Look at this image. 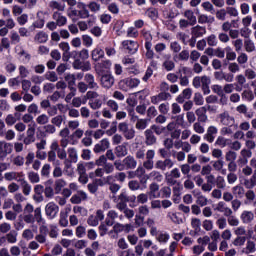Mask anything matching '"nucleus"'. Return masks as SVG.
Listing matches in <instances>:
<instances>
[{"mask_svg":"<svg viewBox=\"0 0 256 256\" xmlns=\"http://www.w3.org/2000/svg\"><path fill=\"white\" fill-rule=\"evenodd\" d=\"M112 198L119 211H123L127 207V203H135L137 201V196L129 195L125 190H122L120 195L113 196Z\"/></svg>","mask_w":256,"mask_h":256,"instance_id":"nucleus-1","label":"nucleus"},{"mask_svg":"<svg viewBox=\"0 0 256 256\" xmlns=\"http://www.w3.org/2000/svg\"><path fill=\"white\" fill-rule=\"evenodd\" d=\"M141 80L137 78H125L119 82V87L122 91H129L139 87Z\"/></svg>","mask_w":256,"mask_h":256,"instance_id":"nucleus-2","label":"nucleus"},{"mask_svg":"<svg viewBox=\"0 0 256 256\" xmlns=\"http://www.w3.org/2000/svg\"><path fill=\"white\" fill-rule=\"evenodd\" d=\"M118 130L120 133H122L123 137L127 141H131V139H135V128L129 127V124H127L126 122L119 123Z\"/></svg>","mask_w":256,"mask_h":256,"instance_id":"nucleus-3","label":"nucleus"},{"mask_svg":"<svg viewBox=\"0 0 256 256\" xmlns=\"http://www.w3.org/2000/svg\"><path fill=\"white\" fill-rule=\"evenodd\" d=\"M218 119L224 127H233V125H235V117L229 115L227 111L220 113Z\"/></svg>","mask_w":256,"mask_h":256,"instance_id":"nucleus-4","label":"nucleus"},{"mask_svg":"<svg viewBox=\"0 0 256 256\" xmlns=\"http://www.w3.org/2000/svg\"><path fill=\"white\" fill-rule=\"evenodd\" d=\"M122 47L125 49V51L130 53V55H135V53L139 51V43L133 40H124L122 42Z\"/></svg>","mask_w":256,"mask_h":256,"instance_id":"nucleus-5","label":"nucleus"},{"mask_svg":"<svg viewBox=\"0 0 256 256\" xmlns=\"http://www.w3.org/2000/svg\"><path fill=\"white\" fill-rule=\"evenodd\" d=\"M181 178V171L179 168H174L169 174H166V183L168 185H177V179Z\"/></svg>","mask_w":256,"mask_h":256,"instance_id":"nucleus-6","label":"nucleus"},{"mask_svg":"<svg viewBox=\"0 0 256 256\" xmlns=\"http://www.w3.org/2000/svg\"><path fill=\"white\" fill-rule=\"evenodd\" d=\"M100 83L104 89H111L115 85V77L111 73L103 74Z\"/></svg>","mask_w":256,"mask_h":256,"instance_id":"nucleus-7","label":"nucleus"},{"mask_svg":"<svg viewBox=\"0 0 256 256\" xmlns=\"http://www.w3.org/2000/svg\"><path fill=\"white\" fill-rule=\"evenodd\" d=\"M13 153V144L5 141H0V159H5L7 155Z\"/></svg>","mask_w":256,"mask_h":256,"instance_id":"nucleus-8","label":"nucleus"},{"mask_svg":"<svg viewBox=\"0 0 256 256\" xmlns=\"http://www.w3.org/2000/svg\"><path fill=\"white\" fill-rule=\"evenodd\" d=\"M35 126L36 124H28L26 137L23 140L24 145H31V143H35Z\"/></svg>","mask_w":256,"mask_h":256,"instance_id":"nucleus-9","label":"nucleus"},{"mask_svg":"<svg viewBox=\"0 0 256 256\" xmlns=\"http://www.w3.org/2000/svg\"><path fill=\"white\" fill-rule=\"evenodd\" d=\"M34 207L31 204H27L23 210V220L25 223H35V217L33 216Z\"/></svg>","mask_w":256,"mask_h":256,"instance_id":"nucleus-10","label":"nucleus"},{"mask_svg":"<svg viewBox=\"0 0 256 256\" xmlns=\"http://www.w3.org/2000/svg\"><path fill=\"white\" fill-rule=\"evenodd\" d=\"M45 213L49 219H55L59 213V206L55 202H49L45 207Z\"/></svg>","mask_w":256,"mask_h":256,"instance_id":"nucleus-11","label":"nucleus"},{"mask_svg":"<svg viewBox=\"0 0 256 256\" xmlns=\"http://www.w3.org/2000/svg\"><path fill=\"white\" fill-rule=\"evenodd\" d=\"M153 159H155V150H148L146 153V161L143 162L144 169H147V171H151L153 169L155 166Z\"/></svg>","mask_w":256,"mask_h":256,"instance_id":"nucleus-12","label":"nucleus"},{"mask_svg":"<svg viewBox=\"0 0 256 256\" xmlns=\"http://www.w3.org/2000/svg\"><path fill=\"white\" fill-rule=\"evenodd\" d=\"M217 133H219V129H217V127L209 126L203 136L204 141H207V143H213L215 141V137H217Z\"/></svg>","mask_w":256,"mask_h":256,"instance_id":"nucleus-13","label":"nucleus"},{"mask_svg":"<svg viewBox=\"0 0 256 256\" xmlns=\"http://www.w3.org/2000/svg\"><path fill=\"white\" fill-rule=\"evenodd\" d=\"M175 165L171 158H166L165 160H158L155 164V168L160 171H167V169H171Z\"/></svg>","mask_w":256,"mask_h":256,"instance_id":"nucleus-14","label":"nucleus"},{"mask_svg":"<svg viewBox=\"0 0 256 256\" xmlns=\"http://www.w3.org/2000/svg\"><path fill=\"white\" fill-rule=\"evenodd\" d=\"M111 143H109V139L104 138L97 144H95L93 151L94 153H104V151H107L109 149Z\"/></svg>","mask_w":256,"mask_h":256,"instance_id":"nucleus-15","label":"nucleus"},{"mask_svg":"<svg viewBox=\"0 0 256 256\" xmlns=\"http://www.w3.org/2000/svg\"><path fill=\"white\" fill-rule=\"evenodd\" d=\"M214 211H218V213H223L225 217L233 215V210H231V208H229L227 204L223 201L218 202V204L214 208Z\"/></svg>","mask_w":256,"mask_h":256,"instance_id":"nucleus-16","label":"nucleus"},{"mask_svg":"<svg viewBox=\"0 0 256 256\" xmlns=\"http://www.w3.org/2000/svg\"><path fill=\"white\" fill-rule=\"evenodd\" d=\"M52 19L56 22L58 27H65V25H67V17L59 11L53 12Z\"/></svg>","mask_w":256,"mask_h":256,"instance_id":"nucleus-17","label":"nucleus"},{"mask_svg":"<svg viewBox=\"0 0 256 256\" xmlns=\"http://www.w3.org/2000/svg\"><path fill=\"white\" fill-rule=\"evenodd\" d=\"M171 94L169 92H160L158 95L152 96L150 98V101L153 105H159L161 101H167V99H170Z\"/></svg>","mask_w":256,"mask_h":256,"instance_id":"nucleus-18","label":"nucleus"},{"mask_svg":"<svg viewBox=\"0 0 256 256\" xmlns=\"http://www.w3.org/2000/svg\"><path fill=\"white\" fill-rule=\"evenodd\" d=\"M127 145H129V143L124 142L118 146L115 147L114 149V153L116 155V157H127L129 150L127 149Z\"/></svg>","mask_w":256,"mask_h":256,"instance_id":"nucleus-19","label":"nucleus"},{"mask_svg":"<svg viewBox=\"0 0 256 256\" xmlns=\"http://www.w3.org/2000/svg\"><path fill=\"white\" fill-rule=\"evenodd\" d=\"M85 135V131L83 129L78 128L72 132L70 135V145H78L79 139H81Z\"/></svg>","mask_w":256,"mask_h":256,"instance_id":"nucleus-20","label":"nucleus"},{"mask_svg":"<svg viewBox=\"0 0 256 256\" xmlns=\"http://www.w3.org/2000/svg\"><path fill=\"white\" fill-rule=\"evenodd\" d=\"M70 201L73 205H79L82 201H87V193L80 190L71 197Z\"/></svg>","mask_w":256,"mask_h":256,"instance_id":"nucleus-21","label":"nucleus"},{"mask_svg":"<svg viewBox=\"0 0 256 256\" xmlns=\"http://www.w3.org/2000/svg\"><path fill=\"white\" fill-rule=\"evenodd\" d=\"M148 197H149V199H159L161 197L160 190H159V184H157V183L150 184Z\"/></svg>","mask_w":256,"mask_h":256,"instance_id":"nucleus-22","label":"nucleus"},{"mask_svg":"<svg viewBox=\"0 0 256 256\" xmlns=\"http://www.w3.org/2000/svg\"><path fill=\"white\" fill-rule=\"evenodd\" d=\"M48 231H49V229H47V226H41L40 233L35 236V241H37V243H40L41 245L47 243Z\"/></svg>","mask_w":256,"mask_h":256,"instance_id":"nucleus-23","label":"nucleus"},{"mask_svg":"<svg viewBox=\"0 0 256 256\" xmlns=\"http://www.w3.org/2000/svg\"><path fill=\"white\" fill-rule=\"evenodd\" d=\"M84 81L88 85L89 89H94L95 91L99 89V84L95 82V76L93 74H90V73L85 74Z\"/></svg>","mask_w":256,"mask_h":256,"instance_id":"nucleus-24","label":"nucleus"},{"mask_svg":"<svg viewBox=\"0 0 256 256\" xmlns=\"http://www.w3.org/2000/svg\"><path fill=\"white\" fill-rule=\"evenodd\" d=\"M45 15H47V12L39 11L37 13V20L33 23V27L43 29V27H45Z\"/></svg>","mask_w":256,"mask_h":256,"instance_id":"nucleus-25","label":"nucleus"},{"mask_svg":"<svg viewBox=\"0 0 256 256\" xmlns=\"http://www.w3.org/2000/svg\"><path fill=\"white\" fill-rule=\"evenodd\" d=\"M167 219H170L174 225H181L183 223V216L179 212H168Z\"/></svg>","mask_w":256,"mask_h":256,"instance_id":"nucleus-26","label":"nucleus"},{"mask_svg":"<svg viewBox=\"0 0 256 256\" xmlns=\"http://www.w3.org/2000/svg\"><path fill=\"white\" fill-rule=\"evenodd\" d=\"M117 217H119V213H117V211L115 210H110L107 213V217L105 219V223L108 227H113V225H115V219H117Z\"/></svg>","mask_w":256,"mask_h":256,"instance_id":"nucleus-27","label":"nucleus"},{"mask_svg":"<svg viewBox=\"0 0 256 256\" xmlns=\"http://www.w3.org/2000/svg\"><path fill=\"white\" fill-rule=\"evenodd\" d=\"M199 123H207V108L200 107L195 111Z\"/></svg>","mask_w":256,"mask_h":256,"instance_id":"nucleus-28","label":"nucleus"},{"mask_svg":"<svg viewBox=\"0 0 256 256\" xmlns=\"http://www.w3.org/2000/svg\"><path fill=\"white\" fill-rule=\"evenodd\" d=\"M240 219L242 221V223H244L245 225H249V223H251V221H253L255 219V214H253L252 211H243Z\"/></svg>","mask_w":256,"mask_h":256,"instance_id":"nucleus-29","label":"nucleus"},{"mask_svg":"<svg viewBox=\"0 0 256 256\" xmlns=\"http://www.w3.org/2000/svg\"><path fill=\"white\" fill-rule=\"evenodd\" d=\"M67 155L70 163H77V161H79V154L77 153V148L69 147L67 149Z\"/></svg>","mask_w":256,"mask_h":256,"instance_id":"nucleus-30","label":"nucleus"},{"mask_svg":"<svg viewBox=\"0 0 256 256\" xmlns=\"http://www.w3.org/2000/svg\"><path fill=\"white\" fill-rule=\"evenodd\" d=\"M193 95V90L191 88H186L181 94L176 98L178 103H185V99H189Z\"/></svg>","mask_w":256,"mask_h":256,"instance_id":"nucleus-31","label":"nucleus"},{"mask_svg":"<svg viewBox=\"0 0 256 256\" xmlns=\"http://www.w3.org/2000/svg\"><path fill=\"white\" fill-rule=\"evenodd\" d=\"M145 138H146V145H155L157 143V137H155V134H153V130L147 129L144 132Z\"/></svg>","mask_w":256,"mask_h":256,"instance_id":"nucleus-32","label":"nucleus"},{"mask_svg":"<svg viewBox=\"0 0 256 256\" xmlns=\"http://www.w3.org/2000/svg\"><path fill=\"white\" fill-rule=\"evenodd\" d=\"M123 160L126 170L135 169L137 167V160H135V157L129 155L125 157Z\"/></svg>","mask_w":256,"mask_h":256,"instance_id":"nucleus-33","label":"nucleus"},{"mask_svg":"<svg viewBox=\"0 0 256 256\" xmlns=\"http://www.w3.org/2000/svg\"><path fill=\"white\" fill-rule=\"evenodd\" d=\"M91 57L93 61H99L100 59H103V57H105V51L101 49V47H96L92 50Z\"/></svg>","mask_w":256,"mask_h":256,"instance_id":"nucleus-34","label":"nucleus"},{"mask_svg":"<svg viewBox=\"0 0 256 256\" xmlns=\"http://www.w3.org/2000/svg\"><path fill=\"white\" fill-rule=\"evenodd\" d=\"M192 36L197 39V37H203L207 33V29L202 26H195L191 30Z\"/></svg>","mask_w":256,"mask_h":256,"instance_id":"nucleus-35","label":"nucleus"},{"mask_svg":"<svg viewBox=\"0 0 256 256\" xmlns=\"http://www.w3.org/2000/svg\"><path fill=\"white\" fill-rule=\"evenodd\" d=\"M49 7L52 11H58V13L59 11H65V3L56 0H51L49 2Z\"/></svg>","mask_w":256,"mask_h":256,"instance_id":"nucleus-36","label":"nucleus"},{"mask_svg":"<svg viewBox=\"0 0 256 256\" xmlns=\"http://www.w3.org/2000/svg\"><path fill=\"white\" fill-rule=\"evenodd\" d=\"M170 239H171V236L167 232H159L158 235L156 236V240L161 245H167Z\"/></svg>","mask_w":256,"mask_h":256,"instance_id":"nucleus-37","label":"nucleus"},{"mask_svg":"<svg viewBox=\"0 0 256 256\" xmlns=\"http://www.w3.org/2000/svg\"><path fill=\"white\" fill-rule=\"evenodd\" d=\"M177 186L173 188V201L174 203H179L181 199V191H183V186L180 183H176Z\"/></svg>","mask_w":256,"mask_h":256,"instance_id":"nucleus-38","label":"nucleus"},{"mask_svg":"<svg viewBox=\"0 0 256 256\" xmlns=\"http://www.w3.org/2000/svg\"><path fill=\"white\" fill-rule=\"evenodd\" d=\"M212 91H213V93H216V95L218 97H221L220 101H221V103H223V101L225 99V93L223 90V86H221L219 84H214V85H212Z\"/></svg>","mask_w":256,"mask_h":256,"instance_id":"nucleus-39","label":"nucleus"},{"mask_svg":"<svg viewBox=\"0 0 256 256\" xmlns=\"http://www.w3.org/2000/svg\"><path fill=\"white\" fill-rule=\"evenodd\" d=\"M34 41L36 43H47L49 41V35L46 32L40 31L35 35Z\"/></svg>","mask_w":256,"mask_h":256,"instance_id":"nucleus-40","label":"nucleus"},{"mask_svg":"<svg viewBox=\"0 0 256 256\" xmlns=\"http://www.w3.org/2000/svg\"><path fill=\"white\" fill-rule=\"evenodd\" d=\"M88 105L93 109V111H97L103 107V100L100 98H95L94 100L89 101Z\"/></svg>","mask_w":256,"mask_h":256,"instance_id":"nucleus-41","label":"nucleus"},{"mask_svg":"<svg viewBox=\"0 0 256 256\" xmlns=\"http://www.w3.org/2000/svg\"><path fill=\"white\" fill-rule=\"evenodd\" d=\"M148 179H151L152 181H156L157 183H161L163 181V174L157 170H153L149 173Z\"/></svg>","mask_w":256,"mask_h":256,"instance_id":"nucleus-42","label":"nucleus"},{"mask_svg":"<svg viewBox=\"0 0 256 256\" xmlns=\"http://www.w3.org/2000/svg\"><path fill=\"white\" fill-rule=\"evenodd\" d=\"M244 186L246 189H253V187H256V170H254L250 179L244 180Z\"/></svg>","mask_w":256,"mask_h":256,"instance_id":"nucleus-43","label":"nucleus"},{"mask_svg":"<svg viewBox=\"0 0 256 256\" xmlns=\"http://www.w3.org/2000/svg\"><path fill=\"white\" fill-rule=\"evenodd\" d=\"M242 101H247L248 103H251L255 99V94L251 90H244L242 92Z\"/></svg>","mask_w":256,"mask_h":256,"instance_id":"nucleus-44","label":"nucleus"},{"mask_svg":"<svg viewBox=\"0 0 256 256\" xmlns=\"http://www.w3.org/2000/svg\"><path fill=\"white\" fill-rule=\"evenodd\" d=\"M63 121H65V116L63 115H56L51 119L52 125L58 128H61V125H63Z\"/></svg>","mask_w":256,"mask_h":256,"instance_id":"nucleus-45","label":"nucleus"},{"mask_svg":"<svg viewBox=\"0 0 256 256\" xmlns=\"http://www.w3.org/2000/svg\"><path fill=\"white\" fill-rule=\"evenodd\" d=\"M184 17L188 19L190 25H195L197 23V17L195 16V13L192 10H186L184 12Z\"/></svg>","mask_w":256,"mask_h":256,"instance_id":"nucleus-46","label":"nucleus"},{"mask_svg":"<svg viewBox=\"0 0 256 256\" xmlns=\"http://www.w3.org/2000/svg\"><path fill=\"white\" fill-rule=\"evenodd\" d=\"M232 193L235 195V197L241 199L243 195H245V188L241 185L234 186L232 188Z\"/></svg>","mask_w":256,"mask_h":256,"instance_id":"nucleus-47","label":"nucleus"},{"mask_svg":"<svg viewBox=\"0 0 256 256\" xmlns=\"http://www.w3.org/2000/svg\"><path fill=\"white\" fill-rule=\"evenodd\" d=\"M195 196L197 197L196 203L200 205V207H205L209 203L207 197L203 196L201 192H197Z\"/></svg>","mask_w":256,"mask_h":256,"instance_id":"nucleus-48","label":"nucleus"},{"mask_svg":"<svg viewBox=\"0 0 256 256\" xmlns=\"http://www.w3.org/2000/svg\"><path fill=\"white\" fill-rule=\"evenodd\" d=\"M255 251H256V244L253 241L248 240L247 243H246V247L244 248L243 252L246 255H249L251 253H255Z\"/></svg>","mask_w":256,"mask_h":256,"instance_id":"nucleus-49","label":"nucleus"},{"mask_svg":"<svg viewBox=\"0 0 256 256\" xmlns=\"http://www.w3.org/2000/svg\"><path fill=\"white\" fill-rule=\"evenodd\" d=\"M215 22V17L213 16H207L205 14H202L198 17V23L201 25H205V23H214Z\"/></svg>","mask_w":256,"mask_h":256,"instance_id":"nucleus-50","label":"nucleus"},{"mask_svg":"<svg viewBox=\"0 0 256 256\" xmlns=\"http://www.w3.org/2000/svg\"><path fill=\"white\" fill-rule=\"evenodd\" d=\"M75 235L78 239H83L87 235V228L83 225H79L76 227Z\"/></svg>","mask_w":256,"mask_h":256,"instance_id":"nucleus-51","label":"nucleus"},{"mask_svg":"<svg viewBox=\"0 0 256 256\" xmlns=\"http://www.w3.org/2000/svg\"><path fill=\"white\" fill-rule=\"evenodd\" d=\"M146 53H145V57L146 59H151L153 60V58L155 57V52L153 51V44H144Z\"/></svg>","mask_w":256,"mask_h":256,"instance_id":"nucleus-52","label":"nucleus"},{"mask_svg":"<svg viewBox=\"0 0 256 256\" xmlns=\"http://www.w3.org/2000/svg\"><path fill=\"white\" fill-rule=\"evenodd\" d=\"M206 43L209 45V47H217L219 44V40L217 39V36L215 34H211L208 37H206Z\"/></svg>","mask_w":256,"mask_h":256,"instance_id":"nucleus-53","label":"nucleus"},{"mask_svg":"<svg viewBox=\"0 0 256 256\" xmlns=\"http://www.w3.org/2000/svg\"><path fill=\"white\" fill-rule=\"evenodd\" d=\"M244 47L247 53H253L255 51V42L248 38L244 41Z\"/></svg>","mask_w":256,"mask_h":256,"instance_id":"nucleus-54","label":"nucleus"},{"mask_svg":"<svg viewBox=\"0 0 256 256\" xmlns=\"http://www.w3.org/2000/svg\"><path fill=\"white\" fill-rule=\"evenodd\" d=\"M146 16L155 21L159 17V11L157 8H148L146 10Z\"/></svg>","mask_w":256,"mask_h":256,"instance_id":"nucleus-55","label":"nucleus"},{"mask_svg":"<svg viewBox=\"0 0 256 256\" xmlns=\"http://www.w3.org/2000/svg\"><path fill=\"white\" fill-rule=\"evenodd\" d=\"M10 41L12 45H17L18 43H21V36L19 35V33H17V31L12 30L10 32Z\"/></svg>","mask_w":256,"mask_h":256,"instance_id":"nucleus-56","label":"nucleus"},{"mask_svg":"<svg viewBox=\"0 0 256 256\" xmlns=\"http://www.w3.org/2000/svg\"><path fill=\"white\" fill-rule=\"evenodd\" d=\"M34 221H37V223H42V225H45V219H43V216L41 215V208H34Z\"/></svg>","mask_w":256,"mask_h":256,"instance_id":"nucleus-57","label":"nucleus"},{"mask_svg":"<svg viewBox=\"0 0 256 256\" xmlns=\"http://www.w3.org/2000/svg\"><path fill=\"white\" fill-rule=\"evenodd\" d=\"M43 129L45 135H55V133H57V127H55L52 123L44 125Z\"/></svg>","mask_w":256,"mask_h":256,"instance_id":"nucleus-58","label":"nucleus"},{"mask_svg":"<svg viewBox=\"0 0 256 256\" xmlns=\"http://www.w3.org/2000/svg\"><path fill=\"white\" fill-rule=\"evenodd\" d=\"M171 197V188L169 186H164L160 189V198L169 199Z\"/></svg>","mask_w":256,"mask_h":256,"instance_id":"nucleus-59","label":"nucleus"},{"mask_svg":"<svg viewBox=\"0 0 256 256\" xmlns=\"http://www.w3.org/2000/svg\"><path fill=\"white\" fill-rule=\"evenodd\" d=\"M227 221H228V225H230V227H239V218H237L236 216H233V214H230L229 216H226Z\"/></svg>","mask_w":256,"mask_h":256,"instance_id":"nucleus-60","label":"nucleus"},{"mask_svg":"<svg viewBox=\"0 0 256 256\" xmlns=\"http://www.w3.org/2000/svg\"><path fill=\"white\" fill-rule=\"evenodd\" d=\"M36 123L38 125H47L49 123V116L47 114H41L36 118Z\"/></svg>","mask_w":256,"mask_h":256,"instance_id":"nucleus-61","label":"nucleus"},{"mask_svg":"<svg viewBox=\"0 0 256 256\" xmlns=\"http://www.w3.org/2000/svg\"><path fill=\"white\" fill-rule=\"evenodd\" d=\"M162 67L166 71H173V69H175V62H173V60L167 59L163 62Z\"/></svg>","mask_w":256,"mask_h":256,"instance_id":"nucleus-62","label":"nucleus"},{"mask_svg":"<svg viewBox=\"0 0 256 256\" xmlns=\"http://www.w3.org/2000/svg\"><path fill=\"white\" fill-rule=\"evenodd\" d=\"M59 225L61 227H67V225H69V220L67 219V212H60Z\"/></svg>","mask_w":256,"mask_h":256,"instance_id":"nucleus-63","label":"nucleus"},{"mask_svg":"<svg viewBox=\"0 0 256 256\" xmlns=\"http://www.w3.org/2000/svg\"><path fill=\"white\" fill-rule=\"evenodd\" d=\"M28 179L30 183H39V181H41L39 174L33 171L28 172Z\"/></svg>","mask_w":256,"mask_h":256,"instance_id":"nucleus-64","label":"nucleus"}]
</instances>
